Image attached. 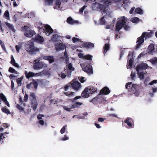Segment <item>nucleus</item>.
I'll return each mask as SVG.
<instances>
[{
    "instance_id": "obj_33",
    "label": "nucleus",
    "mask_w": 157,
    "mask_h": 157,
    "mask_svg": "<svg viewBox=\"0 0 157 157\" xmlns=\"http://www.w3.org/2000/svg\"><path fill=\"white\" fill-rule=\"evenodd\" d=\"M138 75L139 76L140 79L141 80H143L144 78V75L143 72H138V73H137Z\"/></svg>"
},
{
    "instance_id": "obj_14",
    "label": "nucleus",
    "mask_w": 157,
    "mask_h": 157,
    "mask_svg": "<svg viewBox=\"0 0 157 157\" xmlns=\"http://www.w3.org/2000/svg\"><path fill=\"white\" fill-rule=\"evenodd\" d=\"M124 122L127 124L128 126L126 127L127 128H132V123H133V121L132 118L130 117H127L124 120Z\"/></svg>"
},
{
    "instance_id": "obj_63",
    "label": "nucleus",
    "mask_w": 157,
    "mask_h": 157,
    "mask_svg": "<svg viewBox=\"0 0 157 157\" xmlns=\"http://www.w3.org/2000/svg\"><path fill=\"white\" fill-rule=\"evenodd\" d=\"M104 120V119L102 117H99L98 119V121L100 122H102Z\"/></svg>"
},
{
    "instance_id": "obj_47",
    "label": "nucleus",
    "mask_w": 157,
    "mask_h": 157,
    "mask_svg": "<svg viewBox=\"0 0 157 157\" xmlns=\"http://www.w3.org/2000/svg\"><path fill=\"white\" fill-rule=\"evenodd\" d=\"M139 18L137 17H134L132 19L131 21L133 23H136L139 20Z\"/></svg>"
},
{
    "instance_id": "obj_5",
    "label": "nucleus",
    "mask_w": 157,
    "mask_h": 157,
    "mask_svg": "<svg viewBox=\"0 0 157 157\" xmlns=\"http://www.w3.org/2000/svg\"><path fill=\"white\" fill-rule=\"evenodd\" d=\"M29 99L30 101L31 107L34 111H35L37 108L38 104L35 94L33 92L30 93Z\"/></svg>"
},
{
    "instance_id": "obj_64",
    "label": "nucleus",
    "mask_w": 157,
    "mask_h": 157,
    "mask_svg": "<svg viewBox=\"0 0 157 157\" xmlns=\"http://www.w3.org/2000/svg\"><path fill=\"white\" fill-rule=\"evenodd\" d=\"M39 124L42 125L44 124V121L42 120H40L39 121Z\"/></svg>"
},
{
    "instance_id": "obj_29",
    "label": "nucleus",
    "mask_w": 157,
    "mask_h": 157,
    "mask_svg": "<svg viewBox=\"0 0 157 157\" xmlns=\"http://www.w3.org/2000/svg\"><path fill=\"white\" fill-rule=\"evenodd\" d=\"M66 64L67 69L73 71L75 70L74 67H73L72 64L71 63H68L67 62H66Z\"/></svg>"
},
{
    "instance_id": "obj_19",
    "label": "nucleus",
    "mask_w": 157,
    "mask_h": 157,
    "mask_svg": "<svg viewBox=\"0 0 157 157\" xmlns=\"http://www.w3.org/2000/svg\"><path fill=\"white\" fill-rule=\"evenodd\" d=\"M82 47L87 48H91L94 47V44L90 42H85L82 44Z\"/></svg>"
},
{
    "instance_id": "obj_46",
    "label": "nucleus",
    "mask_w": 157,
    "mask_h": 157,
    "mask_svg": "<svg viewBox=\"0 0 157 157\" xmlns=\"http://www.w3.org/2000/svg\"><path fill=\"white\" fill-rule=\"evenodd\" d=\"M81 40V39H79L78 38L73 37L72 38V40L73 42L75 43L78 41H80Z\"/></svg>"
},
{
    "instance_id": "obj_10",
    "label": "nucleus",
    "mask_w": 157,
    "mask_h": 157,
    "mask_svg": "<svg viewBox=\"0 0 157 157\" xmlns=\"http://www.w3.org/2000/svg\"><path fill=\"white\" fill-rule=\"evenodd\" d=\"M67 1L68 0H56V6L54 7V8L61 10L62 8L61 5L67 2Z\"/></svg>"
},
{
    "instance_id": "obj_31",
    "label": "nucleus",
    "mask_w": 157,
    "mask_h": 157,
    "mask_svg": "<svg viewBox=\"0 0 157 157\" xmlns=\"http://www.w3.org/2000/svg\"><path fill=\"white\" fill-rule=\"evenodd\" d=\"M82 105V103L80 102H76L75 104L72 105L71 107V109L72 108H78L79 106L78 105Z\"/></svg>"
},
{
    "instance_id": "obj_28",
    "label": "nucleus",
    "mask_w": 157,
    "mask_h": 157,
    "mask_svg": "<svg viewBox=\"0 0 157 157\" xmlns=\"http://www.w3.org/2000/svg\"><path fill=\"white\" fill-rule=\"evenodd\" d=\"M11 60L10 61V63L14 66L17 67L18 68L19 67V66L18 64L15 63V60H14L13 57L12 55L11 56Z\"/></svg>"
},
{
    "instance_id": "obj_20",
    "label": "nucleus",
    "mask_w": 157,
    "mask_h": 157,
    "mask_svg": "<svg viewBox=\"0 0 157 157\" xmlns=\"http://www.w3.org/2000/svg\"><path fill=\"white\" fill-rule=\"evenodd\" d=\"M43 58L44 59L48 60L50 63H51L54 61L55 59L53 56H44Z\"/></svg>"
},
{
    "instance_id": "obj_62",
    "label": "nucleus",
    "mask_w": 157,
    "mask_h": 157,
    "mask_svg": "<svg viewBox=\"0 0 157 157\" xmlns=\"http://www.w3.org/2000/svg\"><path fill=\"white\" fill-rule=\"evenodd\" d=\"M135 7H132L131 9V10H130V11H129V13H130V14H132L133 13L134 10H135Z\"/></svg>"
},
{
    "instance_id": "obj_41",
    "label": "nucleus",
    "mask_w": 157,
    "mask_h": 157,
    "mask_svg": "<svg viewBox=\"0 0 157 157\" xmlns=\"http://www.w3.org/2000/svg\"><path fill=\"white\" fill-rule=\"evenodd\" d=\"M33 84V85L34 88L36 89L37 88L38 86V83L37 81L35 79H33L32 80Z\"/></svg>"
},
{
    "instance_id": "obj_57",
    "label": "nucleus",
    "mask_w": 157,
    "mask_h": 157,
    "mask_svg": "<svg viewBox=\"0 0 157 157\" xmlns=\"http://www.w3.org/2000/svg\"><path fill=\"white\" fill-rule=\"evenodd\" d=\"M69 139V138L67 136V135H65L64 136V137H63L61 139L62 140L64 141L66 140Z\"/></svg>"
},
{
    "instance_id": "obj_36",
    "label": "nucleus",
    "mask_w": 157,
    "mask_h": 157,
    "mask_svg": "<svg viewBox=\"0 0 157 157\" xmlns=\"http://www.w3.org/2000/svg\"><path fill=\"white\" fill-rule=\"evenodd\" d=\"M5 24L10 29H11L12 31H13L14 30L13 27L11 24L8 23L7 22H5Z\"/></svg>"
},
{
    "instance_id": "obj_27",
    "label": "nucleus",
    "mask_w": 157,
    "mask_h": 157,
    "mask_svg": "<svg viewBox=\"0 0 157 157\" xmlns=\"http://www.w3.org/2000/svg\"><path fill=\"white\" fill-rule=\"evenodd\" d=\"M99 99V95H97V96L94 97L93 99L91 100L90 101V102L94 104H97L98 103Z\"/></svg>"
},
{
    "instance_id": "obj_60",
    "label": "nucleus",
    "mask_w": 157,
    "mask_h": 157,
    "mask_svg": "<svg viewBox=\"0 0 157 157\" xmlns=\"http://www.w3.org/2000/svg\"><path fill=\"white\" fill-rule=\"evenodd\" d=\"M28 98V95L26 94L24 96V100L25 102L27 101Z\"/></svg>"
},
{
    "instance_id": "obj_9",
    "label": "nucleus",
    "mask_w": 157,
    "mask_h": 157,
    "mask_svg": "<svg viewBox=\"0 0 157 157\" xmlns=\"http://www.w3.org/2000/svg\"><path fill=\"white\" fill-rule=\"evenodd\" d=\"M45 29H43V27H42L41 28H40L39 30L42 31H44V33L46 34V35L47 36L49 35L51 33L53 32V30L51 28V26L48 25H47L44 27Z\"/></svg>"
},
{
    "instance_id": "obj_51",
    "label": "nucleus",
    "mask_w": 157,
    "mask_h": 157,
    "mask_svg": "<svg viewBox=\"0 0 157 157\" xmlns=\"http://www.w3.org/2000/svg\"><path fill=\"white\" fill-rule=\"evenodd\" d=\"M16 107L20 110L23 111L24 110V108L18 104L17 105Z\"/></svg>"
},
{
    "instance_id": "obj_11",
    "label": "nucleus",
    "mask_w": 157,
    "mask_h": 157,
    "mask_svg": "<svg viewBox=\"0 0 157 157\" xmlns=\"http://www.w3.org/2000/svg\"><path fill=\"white\" fill-rule=\"evenodd\" d=\"M144 36H141L139 37L137 40L136 43H137L135 46V49H137L140 48L141 44L144 42Z\"/></svg>"
},
{
    "instance_id": "obj_23",
    "label": "nucleus",
    "mask_w": 157,
    "mask_h": 157,
    "mask_svg": "<svg viewBox=\"0 0 157 157\" xmlns=\"http://www.w3.org/2000/svg\"><path fill=\"white\" fill-rule=\"evenodd\" d=\"M153 34V32L152 31L149 32H144L142 34V36H144L145 37V39H146L151 37Z\"/></svg>"
},
{
    "instance_id": "obj_3",
    "label": "nucleus",
    "mask_w": 157,
    "mask_h": 157,
    "mask_svg": "<svg viewBox=\"0 0 157 157\" xmlns=\"http://www.w3.org/2000/svg\"><path fill=\"white\" fill-rule=\"evenodd\" d=\"M96 91L97 89H95L94 87H87L83 91L81 95L83 98H87L90 94H92Z\"/></svg>"
},
{
    "instance_id": "obj_59",
    "label": "nucleus",
    "mask_w": 157,
    "mask_h": 157,
    "mask_svg": "<svg viewBox=\"0 0 157 157\" xmlns=\"http://www.w3.org/2000/svg\"><path fill=\"white\" fill-rule=\"evenodd\" d=\"M151 62L152 63H157V58H155L151 59Z\"/></svg>"
},
{
    "instance_id": "obj_50",
    "label": "nucleus",
    "mask_w": 157,
    "mask_h": 157,
    "mask_svg": "<svg viewBox=\"0 0 157 157\" xmlns=\"http://www.w3.org/2000/svg\"><path fill=\"white\" fill-rule=\"evenodd\" d=\"M73 71H72V70H68V69L67 70V76L68 77H70L71 76V73H72V72Z\"/></svg>"
},
{
    "instance_id": "obj_30",
    "label": "nucleus",
    "mask_w": 157,
    "mask_h": 157,
    "mask_svg": "<svg viewBox=\"0 0 157 157\" xmlns=\"http://www.w3.org/2000/svg\"><path fill=\"white\" fill-rule=\"evenodd\" d=\"M135 12L136 13L140 14H142L143 13V10L140 7L136 8Z\"/></svg>"
},
{
    "instance_id": "obj_1",
    "label": "nucleus",
    "mask_w": 157,
    "mask_h": 157,
    "mask_svg": "<svg viewBox=\"0 0 157 157\" xmlns=\"http://www.w3.org/2000/svg\"><path fill=\"white\" fill-rule=\"evenodd\" d=\"M100 1L102 3V4L95 2L92 5V7L94 9H97L101 12L104 13L107 12L108 7L110 4L111 1L110 0H100Z\"/></svg>"
},
{
    "instance_id": "obj_17",
    "label": "nucleus",
    "mask_w": 157,
    "mask_h": 157,
    "mask_svg": "<svg viewBox=\"0 0 157 157\" xmlns=\"http://www.w3.org/2000/svg\"><path fill=\"white\" fill-rule=\"evenodd\" d=\"M133 52H132L131 53L130 52H129V53L128 55V58L129 59L128 62V67H129V68L131 67L132 65L133 61Z\"/></svg>"
},
{
    "instance_id": "obj_54",
    "label": "nucleus",
    "mask_w": 157,
    "mask_h": 157,
    "mask_svg": "<svg viewBox=\"0 0 157 157\" xmlns=\"http://www.w3.org/2000/svg\"><path fill=\"white\" fill-rule=\"evenodd\" d=\"M86 7V5H84L83 6H82L79 10V12L80 13H82L85 8Z\"/></svg>"
},
{
    "instance_id": "obj_37",
    "label": "nucleus",
    "mask_w": 157,
    "mask_h": 157,
    "mask_svg": "<svg viewBox=\"0 0 157 157\" xmlns=\"http://www.w3.org/2000/svg\"><path fill=\"white\" fill-rule=\"evenodd\" d=\"M84 57V59L92 60L93 56L91 55L88 54L86 55H85Z\"/></svg>"
},
{
    "instance_id": "obj_53",
    "label": "nucleus",
    "mask_w": 157,
    "mask_h": 157,
    "mask_svg": "<svg viewBox=\"0 0 157 157\" xmlns=\"http://www.w3.org/2000/svg\"><path fill=\"white\" fill-rule=\"evenodd\" d=\"M70 85H66L64 87V90L65 91H67L69 88H71Z\"/></svg>"
},
{
    "instance_id": "obj_44",
    "label": "nucleus",
    "mask_w": 157,
    "mask_h": 157,
    "mask_svg": "<svg viewBox=\"0 0 157 157\" xmlns=\"http://www.w3.org/2000/svg\"><path fill=\"white\" fill-rule=\"evenodd\" d=\"M67 126V125H65L62 127L60 131L61 134H62L65 132L66 128Z\"/></svg>"
},
{
    "instance_id": "obj_8",
    "label": "nucleus",
    "mask_w": 157,
    "mask_h": 157,
    "mask_svg": "<svg viewBox=\"0 0 157 157\" xmlns=\"http://www.w3.org/2000/svg\"><path fill=\"white\" fill-rule=\"evenodd\" d=\"M47 67V64L38 61L34 63L33 67L35 70H39L42 68L43 67Z\"/></svg>"
},
{
    "instance_id": "obj_61",
    "label": "nucleus",
    "mask_w": 157,
    "mask_h": 157,
    "mask_svg": "<svg viewBox=\"0 0 157 157\" xmlns=\"http://www.w3.org/2000/svg\"><path fill=\"white\" fill-rule=\"evenodd\" d=\"M44 116L43 114H39L37 116V118L38 119L40 120L42 119V117H44Z\"/></svg>"
},
{
    "instance_id": "obj_2",
    "label": "nucleus",
    "mask_w": 157,
    "mask_h": 157,
    "mask_svg": "<svg viewBox=\"0 0 157 157\" xmlns=\"http://www.w3.org/2000/svg\"><path fill=\"white\" fill-rule=\"evenodd\" d=\"M25 49L31 55H35L40 52L39 49L35 47L34 43L31 40L27 42L25 45Z\"/></svg>"
},
{
    "instance_id": "obj_21",
    "label": "nucleus",
    "mask_w": 157,
    "mask_h": 157,
    "mask_svg": "<svg viewBox=\"0 0 157 157\" xmlns=\"http://www.w3.org/2000/svg\"><path fill=\"white\" fill-rule=\"evenodd\" d=\"M110 93V90L109 88L107 86L104 87L100 91V94H103L104 95H107Z\"/></svg>"
},
{
    "instance_id": "obj_26",
    "label": "nucleus",
    "mask_w": 157,
    "mask_h": 157,
    "mask_svg": "<svg viewBox=\"0 0 157 157\" xmlns=\"http://www.w3.org/2000/svg\"><path fill=\"white\" fill-rule=\"evenodd\" d=\"M67 22L68 23L71 25L78 23L77 21H75L71 17H69L67 18Z\"/></svg>"
},
{
    "instance_id": "obj_42",
    "label": "nucleus",
    "mask_w": 157,
    "mask_h": 157,
    "mask_svg": "<svg viewBox=\"0 0 157 157\" xmlns=\"http://www.w3.org/2000/svg\"><path fill=\"white\" fill-rule=\"evenodd\" d=\"M104 18V16L101 18L100 20V23L101 25H104L105 23V21Z\"/></svg>"
},
{
    "instance_id": "obj_49",
    "label": "nucleus",
    "mask_w": 157,
    "mask_h": 157,
    "mask_svg": "<svg viewBox=\"0 0 157 157\" xmlns=\"http://www.w3.org/2000/svg\"><path fill=\"white\" fill-rule=\"evenodd\" d=\"M6 133H7L6 132H4V133H0V141H1L2 139H4L5 138V137L3 136L4 135H5Z\"/></svg>"
},
{
    "instance_id": "obj_12",
    "label": "nucleus",
    "mask_w": 157,
    "mask_h": 157,
    "mask_svg": "<svg viewBox=\"0 0 157 157\" xmlns=\"http://www.w3.org/2000/svg\"><path fill=\"white\" fill-rule=\"evenodd\" d=\"M147 64L144 63H142L139 64L136 67V70L137 73H138V72H140V71L142 70H145L147 68Z\"/></svg>"
},
{
    "instance_id": "obj_18",
    "label": "nucleus",
    "mask_w": 157,
    "mask_h": 157,
    "mask_svg": "<svg viewBox=\"0 0 157 157\" xmlns=\"http://www.w3.org/2000/svg\"><path fill=\"white\" fill-rule=\"evenodd\" d=\"M55 46V49L57 51L63 50L65 47L63 44L60 43L56 44Z\"/></svg>"
},
{
    "instance_id": "obj_48",
    "label": "nucleus",
    "mask_w": 157,
    "mask_h": 157,
    "mask_svg": "<svg viewBox=\"0 0 157 157\" xmlns=\"http://www.w3.org/2000/svg\"><path fill=\"white\" fill-rule=\"evenodd\" d=\"M59 37V36L57 34H54L52 36V39L54 40H56Z\"/></svg>"
},
{
    "instance_id": "obj_6",
    "label": "nucleus",
    "mask_w": 157,
    "mask_h": 157,
    "mask_svg": "<svg viewBox=\"0 0 157 157\" xmlns=\"http://www.w3.org/2000/svg\"><path fill=\"white\" fill-rule=\"evenodd\" d=\"M126 19L124 17L121 18L120 19L117 23L116 25V30L118 32H119L120 30L123 27L126 23Z\"/></svg>"
},
{
    "instance_id": "obj_32",
    "label": "nucleus",
    "mask_w": 157,
    "mask_h": 157,
    "mask_svg": "<svg viewBox=\"0 0 157 157\" xmlns=\"http://www.w3.org/2000/svg\"><path fill=\"white\" fill-rule=\"evenodd\" d=\"M22 45V43L19 42L18 43V45H16L15 46L16 51L17 52H19V50L21 48Z\"/></svg>"
},
{
    "instance_id": "obj_24",
    "label": "nucleus",
    "mask_w": 157,
    "mask_h": 157,
    "mask_svg": "<svg viewBox=\"0 0 157 157\" xmlns=\"http://www.w3.org/2000/svg\"><path fill=\"white\" fill-rule=\"evenodd\" d=\"M25 77L27 79H29L30 78L34 76V73L31 71H29L28 73L27 71H25Z\"/></svg>"
},
{
    "instance_id": "obj_56",
    "label": "nucleus",
    "mask_w": 157,
    "mask_h": 157,
    "mask_svg": "<svg viewBox=\"0 0 157 157\" xmlns=\"http://www.w3.org/2000/svg\"><path fill=\"white\" fill-rule=\"evenodd\" d=\"M2 25L3 26H4V24H1V21L0 20V30L1 32H3L4 31V29H3L2 27Z\"/></svg>"
},
{
    "instance_id": "obj_7",
    "label": "nucleus",
    "mask_w": 157,
    "mask_h": 157,
    "mask_svg": "<svg viewBox=\"0 0 157 157\" xmlns=\"http://www.w3.org/2000/svg\"><path fill=\"white\" fill-rule=\"evenodd\" d=\"M83 71L87 73L93 74L92 67L90 61L86 62L84 63Z\"/></svg>"
},
{
    "instance_id": "obj_16",
    "label": "nucleus",
    "mask_w": 157,
    "mask_h": 157,
    "mask_svg": "<svg viewBox=\"0 0 157 157\" xmlns=\"http://www.w3.org/2000/svg\"><path fill=\"white\" fill-rule=\"evenodd\" d=\"M154 44H151L149 45L147 50L148 54H152L155 52Z\"/></svg>"
},
{
    "instance_id": "obj_55",
    "label": "nucleus",
    "mask_w": 157,
    "mask_h": 157,
    "mask_svg": "<svg viewBox=\"0 0 157 157\" xmlns=\"http://www.w3.org/2000/svg\"><path fill=\"white\" fill-rule=\"evenodd\" d=\"M130 76L131 77L132 79L133 80L134 78L136 76V74L134 72H133L132 71L131 72Z\"/></svg>"
},
{
    "instance_id": "obj_40",
    "label": "nucleus",
    "mask_w": 157,
    "mask_h": 157,
    "mask_svg": "<svg viewBox=\"0 0 157 157\" xmlns=\"http://www.w3.org/2000/svg\"><path fill=\"white\" fill-rule=\"evenodd\" d=\"M8 71L10 73H14L16 74H17V71H16L14 69L11 67H9Z\"/></svg>"
},
{
    "instance_id": "obj_4",
    "label": "nucleus",
    "mask_w": 157,
    "mask_h": 157,
    "mask_svg": "<svg viewBox=\"0 0 157 157\" xmlns=\"http://www.w3.org/2000/svg\"><path fill=\"white\" fill-rule=\"evenodd\" d=\"M21 30L25 32L24 35L27 37H31L36 34L35 32L30 29L28 26H25L21 28Z\"/></svg>"
},
{
    "instance_id": "obj_58",
    "label": "nucleus",
    "mask_w": 157,
    "mask_h": 157,
    "mask_svg": "<svg viewBox=\"0 0 157 157\" xmlns=\"http://www.w3.org/2000/svg\"><path fill=\"white\" fill-rule=\"evenodd\" d=\"M157 80H153L151 82H150L148 84L150 85H151L153 84L154 83H157Z\"/></svg>"
},
{
    "instance_id": "obj_39",
    "label": "nucleus",
    "mask_w": 157,
    "mask_h": 157,
    "mask_svg": "<svg viewBox=\"0 0 157 157\" xmlns=\"http://www.w3.org/2000/svg\"><path fill=\"white\" fill-rule=\"evenodd\" d=\"M4 16L6 19H10V14L8 10H7L5 11L4 13Z\"/></svg>"
},
{
    "instance_id": "obj_35",
    "label": "nucleus",
    "mask_w": 157,
    "mask_h": 157,
    "mask_svg": "<svg viewBox=\"0 0 157 157\" xmlns=\"http://www.w3.org/2000/svg\"><path fill=\"white\" fill-rule=\"evenodd\" d=\"M2 111L6 114H10V112L9 110L8 109H7L6 107H3L2 108Z\"/></svg>"
},
{
    "instance_id": "obj_13",
    "label": "nucleus",
    "mask_w": 157,
    "mask_h": 157,
    "mask_svg": "<svg viewBox=\"0 0 157 157\" xmlns=\"http://www.w3.org/2000/svg\"><path fill=\"white\" fill-rule=\"evenodd\" d=\"M71 85L72 88L75 90H78L81 87V84L78 81L72 82Z\"/></svg>"
},
{
    "instance_id": "obj_38",
    "label": "nucleus",
    "mask_w": 157,
    "mask_h": 157,
    "mask_svg": "<svg viewBox=\"0 0 157 157\" xmlns=\"http://www.w3.org/2000/svg\"><path fill=\"white\" fill-rule=\"evenodd\" d=\"M132 82H128L125 85L126 88L128 90L132 89Z\"/></svg>"
},
{
    "instance_id": "obj_15",
    "label": "nucleus",
    "mask_w": 157,
    "mask_h": 157,
    "mask_svg": "<svg viewBox=\"0 0 157 157\" xmlns=\"http://www.w3.org/2000/svg\"><path fill=\"white\" fill-rule=\"evenodd\" d=\"M33 39L34 41L40 44H42L44 41L43 37L39 34L36 35Z\"/></svg>"
},
{
    "instance_id": "obj_22",
    "label": "nucleus",
    "mask_w": 157,
    "mask_h": 157,
    "mask_svg": "<svg viewBox=\"0 0 157 157\" xmlns=\"http://www.w3.org/2000/svg\"><path fill=\"white\" fill-rule=\"evenodd\" d=\"M0 99H1L8 107H10V105L7 101L6 98L2 93L0 94Z\"/></svg>"
},
{
    "instance_id": "obj_34",
    "label": "nucleus",
    "mask_w": 157,
    "mask_h": 157,
    "mask_svg": "<svg viewBox=\"0 0 157 157\" xmlns=\"http://www.w3.org/2000/svg\"><path fill=\"white\" fill-rule=\"evenodd\" d=\"M104 54L106 53L107 51L108 50L109 48V44H105L104 47L103 48Z\"/></svg>"
},
{
    "instance_id": "obj_25",
    "label": "nucleus",
    "mask_w": 157,
    "mask_h": 157,
    "mask_svg": "<svg viewBox=\"0 0 157 157\" xmlns=\"http://www.w3.org/2000/svg\"><path fill=\"white\" fill-rule=\"evenodd\" d=\"M48 72L46 70H43L42 71L38 73H35L34 76H40L42 75H47Z\"/></svg>"
},
{
    "instance_id": "obj_43",
    "label": "nucleus",
    "mask_w": 157,
    "mask_h": 157,
    "mask_svg": "<svg viewBox=\"0 0 157 157\" xmlns=\"http://www.w3.org/2000/svg\"><path fill=\"white\" fill-rule=\"evenodd\" d=\"M138 87V85L136 84H133L132 86V90H136Z\"/></svg>"
},
{
    "instance_id": "obj_45",
    "label": "nucleus",
    "mask_w": 157,
    "mask_h": 157,
    "mask_svg": "<svg viewBox=\"0 0 157 157\" xmlns=\"http://www.w3.org/2000/svg\"><path fill=\"white\" fill-rule=\"evenodd\" d=\"M64 94L68 96V97H71L74 95V92H72L69 93V92H65Z\"/></svg>"
},
{
    "instance_id": "obj_52",
    "label": "nucleus",
    "mask_w": 157,
    "mask_h": 157,
    "mask_svg": "<svg viewBox=\"0 0 157 157\" xmlns=\"http://www.w3.org/2000/svg\"><path fill=\"white\" fill-rule=\"evenodd\" d=\"M45 2L47 3L48 5H52L53 2V0H45Z\"/></svg>"
}]
</instances>
